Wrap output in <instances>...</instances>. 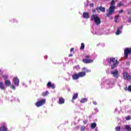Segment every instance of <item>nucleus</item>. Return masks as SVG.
<instances>
[{
	"label": "nucleus",
	"mask_w": 131,
	"mask_h": 131,
	"mask_svg": "<svg viewBox=\"0 0 131 131\" xmlns=\"http://www.w3.org/2000/svg\"><path fill=\"white\" fill-rule=\"evenodd\" d=\"M68 91H69V92H71V90L70 89H68Z\"/></svg>",
	"instance_id": "nucleus-52"
},
{
	"label": "nucleus",
	"mask_w": 131,
	"mask_h": 131,
	"mask_svg": "<svg viewBox=\"0 0 131 131\" xmlns=\"http://www.w3.org/2000/svg\"><path fill=\"white\" fill-rule=\"evenodd\" d=\"M91 20L94 21L96 25H100L101 24V18L97 14L92 15Z\"/></svg>",
	"instance_id": "nucleus-4"
},
{
	"label": "nucleus",
	"mask_w": 131,
	"mask_h": 131,
	"mask_svg": "<svg viewBox=\"0 0 131 131\" xmlns=\"http://www.w3.org/2000/svg\"><path fill=\"white\" fill-rule=\"evenodd\" d=\"M111 15H110L109 16H107V17H108V18H110V19H113V16H111Z\"/></svg>",
	"instance_id": "nucleus-40"
},
{
	"label": "nucleus",
	"mask_w": 131,
	"mask_h": 131,
	"mask_svg": "<svg viewBox=\"0 0 131 131\" xmlns=\"http://www.w3.org/2000/svg\"><path fill=\"white\" fill-rule=\"evenodd\" d=\"M73 56V55H72V54H70L69 55V57H72Z\"/></svg>",
	"instance_id": "nucleus-49"
},
{
	"label": "nucleus",
	"mask_w": 131,
	"mask_h": 131,
	"mask_svg": "<svg viewBox=\"0 0 131 131\" xmlns=\"http://www.w3.org/2000/svg\"><path fill=\"white\" fill-rule=\"evenodd\" d=\"M96 10L97 11H99V10L100 11H101V12H105V8L102 7V6H100L99 7L96 8Z\"/></svg>",
	"instance_id": "nucleus-21"
},
{
	"label": "nucleus",
	"mask_w": 131,
	"mask_h": 131,
	"mask_svg": "<svg viewBox=\"0 0 131 131\" xmlns=\"http://www.w3.org/2000/svg\"><path fill=\"white\" fill-rule=\"evenodd\" d=\"M84 124H86L88 123V121L85 120L83 121Z\"/></svg>",
	"instance_id": "nucleus-44"
},
{
	"label": "nucleus",
	"mask_w": 131,
	"mask_h": 131,
	"mask_svg": "<svg viewBox=\"0 0 131 131\" xmlns=\"http://www.w3.org/2000/svg\"><path fill=\"white\" fill-rule=\"evenodd\" d=\"M84 43H81L80 50H84Z\"/></svg>",
	"instance_id": "nucleus-30"
},
{
	"label": "nucleus",
	"mask_w": 131,
	"mask_h": 131,
	"mask_svg": "<svg viewBox=\"0 0 131 131\" xmlns=\"http://www.w3.org/2000/svg\"><path fill=\"white\" fill-rule=\"evenodd\" d=\"M5 86L6 85V86H10L11 89H12V90H14V91L16 90V86H15V85H11V82L10 80H5Z\"/></svg>",
	"instance_id": "nucleus-6"
},
{
	"label": "nucleus",
	"mask_w": 131,
	"mask_h": 131,
	"mask_svg": "<svg viewBox=\"0 0 131 131\" xmlns=\"http://www.w3.org/2000/svg\"><path fill=\"white\" fill-rule=\"evenodd\" d=\"M72 77L73 79V80H76L79 78V76L78 75V73H74L72 75Z\"/></svg>",
	"instance_id": "nucleus-13"
},
{
	"label": "nucleus",
	"mask_w": 131,
	"mask_h": 131,
	"mask_svg": "<svg viewBox=\"0 0 131 131\" xmlns=\"http://www.w3.org/2000/svg\"><path fill=\"white\" fill-rule=\"evenodd\" d=\"M82 17H83L84 19H89V18H90V14H89V13H88V12H84V13H83Z\"/></svg>",
	"instance_id": "nucleus-16"
},
{
	"label": "nucleus",
	"mask_w": 131,
	"mask_h": 131,
	"mask_svg": "<svg viewBox=\"0 0 131 131\" xmlns=\"http://www.w3.org/2000/svg\"><path fill=\"white\" fill-rule=\"evenodd\" d=\"M90 7H94V4H90Z\"/></svg>",
	"instance_id": "nucleus-47"
},
{
	"label": "nucleus",
	"mask_w": 131,
	"mask_h": 131,
	"mask_svg": "<svg viewBox=\"0 0 131 131\" xmlns=\"http://www.w3.org/2000/svg\"><path fill=\"white\" fill-rule=\"evenodd\" d=\"M82 71H85L84 72H85V73H88L89 72H91V70H89L88 69V68L84 67L82 68Z\"/></svg>",
	"instance_id": "nucleus-23"
},
{
	"label": "nucleus",
	"mask_w": 131,
	"mask_h": 131,
	"mask_svg": "<svg viewBox=\"0 0 131 131\" xmlns=\"http://www.w3.org/2000/svg\"><path fill=\"white\" fill-rule=\"evenodd\" d=\"M21 84H22L23 86H24V88H27V85L26 84V83H25V82H23L21 83Z\"/></svg>",
	"instance_id": "nucleus-32"
},
{
	"label": "nucleus",
	"mask_w": 131,
	"mask_h": 131,
	"mask_svg": "<svg viewBox=\"0 0 131 131\" xmlns=\"http://www.w3.org/2000/svg\"><path fill=\"white\" fill-rule=\"evenodd\" d=\"M115 85V80L114 79L110 78L105 80L104 83H102L101 86L102 88H104L106 90H110L113 89Z\"/></svg>",
	"instance_id": "nucleus-1"
},
{
	"label": "nucleus",
	"mask_w": 131,
	"mask_h": 131,
	"mask_svg": "<svg viewBox=\"0 0 131 131\" xmlns=\"http://www.w3.org/2000/svg\"><path fill=\"white\" fill-rule=\"evenodd\" d=\"M78 97V94L75 93L73 96V100H76V99H77V97Z\"/></svg>",
	"instance_id": "nucleus-26"
},
{
	"label": "nucleus",
	"mask_w": 131,
	"mask_h": 131,
	"mask_svg": "<svg viewBox=\"0 0 131 131\" xmlns=\"http://www.w3.org/2000/svg\"><path fill=\"white\" fill-rule=\"evenodd\" d=\"M79 75V78H80V77H84L85 75H86V74H85V72H81L78 73Z\"/></svg>",
	"instance_id": "nucleus-17"
},
{
	"label": "nucleus",
	"mask_w": 131,
	"mask_h": 131,
	"mask_svg": "<svg viewBox=\"0 0 131 131\" xmlns=\"http://www.w3.org/2000/svg\"><path fill=\"white\" fill-rule=\"evenodd\" d=\"M125 91H128V92H131V85L128 86V88H124Z\"/></svg>",
	"instance_id": "nucleus-28"
},
{
	"label": "nucleus",
	"mask_w": 131,
	"mask_h": 131,
	"mask_svg": "<svg viewBox=\"0 0 131 131\" xmlns=\"http://www.w3.org/2000/svg\"><path fill=\"white\" fill-rule=\"evenodd\" d=\"M111 75H112L113 77H114V78L117 79L120 77V74H119V72H118V70H117L111 71Z\"/></svg>",
	"instance_id": "nucleus-5"
},
{
	"label": "nucleus",
	"mask_w": 131,
	"mask_h": 131,
	"mask_svg": "<svg viewBox=\"0 0 131 131\" xmlns=\"http://www.w3.org/2000/svg\"><path fill=\"white\" fill-rule=\"evenodd\" d=\"M13 82L15 86H19V83H20V80L18 77H15L13 79Z\"/></svg>",
	"instance_id": "nucleus-8"
},
{
	"label": "nucleus",
	"mask_w": 131,
	"mask_h": 131,
	"mask_svg": "<svg viewBox=\"0 0 131 131\" xmlns=\"http://www.w3.org/2000/svg\"><path fill=\"white\" fill-rule=\"evenodd\" d=\"M46 103V99H42L40 101H38L36 103L35 105L36 107H40V106H42Z\"/></svg>",
	"instance_id": "nucleus-7"
},
{
	"label": "nucleus",
	"mask_w": 131,
	"mask_h": 131,
	"mask_svg": "<svg viewBox=\"0 0 131 131\" xmlns=\"http://www.w3.org/2000/svg\"><path fill=\"white\" fill-rule=\"evenodd\" d=\"M128 22H129V23H131V16L129 17Z\"/></svg>",
	"instance_id": "nucleus-42"
},
{
	"label": "nucleus",
	"mask_w": 131,
	"mask_h": 131,
	"mask_svg": "<svg viewBox=\"0 0 131 131\" xmlns=\"http://www.w3.org/2000/svg\"><path fill=\"white\" fill-rule=\"evenodd\" d=\"M125 129L126 131H131V127L129 125H125Z\"/></svg>",
	"instance_id": "nucleus-24"
},
{
	"label": "nucleus",
	"mask_w": 131,
	"mask_h": 131,
	"mask_svg": "<svg viewBox=\"0 0 131 131\" xmlns=\"http://www.w3.org/2000/svg\"><path fill=\"white\" fill-rule=\"evenodd\" d=\"M95 131H99V130H98V128H95Z\"/></svg>",
	"instance_id": "nucleus-50"
},
{
	"label": "nucleus",
	"mask_w": 131,
	"mask_h": 131,
	"mask_svg": "<svg viewBox=\"0 0 131 131\" xmlns=\"http://www.w3.org/2000/svg\"><path fill=\"white\" fill-rule=\"evenodd\" d=\"M125 119L126 120H130L131 119L130 116L126 117Z\"/></svg>",
	"instance_id": "nucleus-36"
},
{
	"label": "nucleus",
	"mask_w": 131,
	"mask_h": 131,
	"mask_svg": "<svg viewBox=\"0 0 131 131\" xmlns=\"http://www.w3.org/2000/svg\"><path fill=\"white\" fill-rule=\"evenodd\" d=\"M97 127V123H92L91 125V129H95Z\"/></svg>",
	"instance_id": "nucleus-22"
},
{
	"label": "nucleus",
	"mask_w": 131,
	"mask_h": 131,
	"mask_svg": "<svg viewBox=\"0 0 131 131\" xmlns=\"http://www.w3.org/2000/svg\"><path fill=\"white\" fill-rule=\"evenodd\" d=\"M115 111H117V108H115Z\"/></svg>",
	"instance_id": "nucleus-53"
},
{
	"label": "nucleus",
	"mask_w": 131,
	"mask_h": 131,
	"mask_svg": "<svg viewBox=\"0 0 131 131\" xmlns=\"http://www.w3.org/2000/svg\"><path fill=\"white\" fill-rule=\"evenodd\" d=\"M49 94H50V92H49V91H46L42 93V97H47Z\"/></svg>",
	"instance_id": "nucleus-25"
},
{
	"label": "nucleus",
	"mask_w": 131,
	"mask_h": 131,
	"mask_svg": "<svg viewBox=\"0 0 131 131\" xmlns=\"http://www.w3.org/2000/svg\"><path fill=\"white\" fill-rule=\"evenodd\" d=\"M93 34H96V33H94V32H93Z\"/></svg>",
	"instance_id": "nucleus-55"
},
{
	"label": "nucleus",
	"mask_w": 131,
	"mask_h": 131,
	"mask_svg": "<svg viewBox=\"0 0 131 131\" xmlns=\"http://www.w3.org/2000/svg\"><path fill=\"white\" fill-rule=\"evenodd\" d=\"M123 77L124 79H126V80H130V79H131L130 75H129V74L126 72H124Z\"/></svg>",
	"instance_id": "nucleus-10"
},
{
	"label": "nucleus",
	"mask_w": 131,
	"mask_h": 131,
	"mask_svg": "<svg viewBox=\"0 0 131 131\" xmlns=\"http://www.w3.org/2000/svg\"><path fill=\"white\" fill-rule=\"evenodd\" d=\"M74 68H76L77 69H78V68H79V66H77L75 67Z\"/></svg>",
	"instance_id": "nucleus-45"
},
{
	"label": "nucleus",
	"mask_w": 131,
	"mask_h": 131,
	"mask_svg": "<svg viewBox=\"0 0 131 131\" xmlns=\"http://www.w3.org/2000/svg\"><path fill=\"white\" fill-rule=\"evenodd\" d=\"M116 131H120V126L116 127Z\"/></svg>",
	"instance_id": "nucleus-37"
},
{
	"label": "nucleus",
	"mask_w": 131,
	"mask_h": 131,
	"mask_svg": "<svg viewBox=\"0 0 131 131\" xmlns=\"http://www.w3.org/2000/svg\"><path fill=\"white\" fill-rule=\"evenodd\" d=\"M3 78H4V79H5V80H8V75H4L3 76Z\"/></svg>",
	"instance_id": "nucleus-33"
},
{
	"label": "nucleus",
	"mask_w": 131,
	"mask_h": 131,
	"mask_svg": "<svg viewBox=\"0 0 131 131\" xmlns=\"http://www.w3.org/2000/svg\"><path fill=\"white\" fill-rule=\"evenodd\" d=\"M122 28H123V26H122L118 28L116 32V35H119V34H121V33H122Z\"/></svg>",
	"instance_id": "nucleus-11"
},
{
	"label": "nucleus",
	"mask_w": 131,
	"mask_h": 131,
	"mask_svg": "<svg viewBox=\"0 0 131 131\" xmlns=\"http://www.w3.org/2000/svg\"><path fill=\"white\" fill-rule=\"evenodd\" d=\"M74 51V48H72V49H71V50H70V52H73Z\"/></svg>",
	"instance_id": "nucleus-43"
},
{
	"label": "nucleus",
	"mask_w": 131,
	"mask_h": 131,
	"mask_svg": "<svg viewBox=\"0 0 131 131\" xmlns=\"http://www.w3.org/2000/svg\"><path fill=\"white\" fill-rule=\"evenodd\" d=\"M118 19H119V15H116L115 17V22L117 23V21H118Z\"/></svg>",
	"instance_id": "nucleus-27"
},
{
	"label": "nucleus",
	"mask_w": 131,
	"mask_h": 131,
	"mask_svg": "<svg viewBox=\"0 0 131 131\" xmlns=\"http://www.w3.org/2000/svg\"><path fill=\"white\" fill-rule=\"evenodd\" d=\"M45 59H48V56H45Z\"/></svg>",
	"instance_id": "nucleus-48"
},
{
	"label": "nucleus",
	"mask_w": 131,
	"mask_h": 131,
	"mask_svg": "<svg viewBox=\"0 0 131 131\" xmlns=\"http://www.w3.org/2000/svg\"><path fill=\"white\" fill-rule=\"evenodd\" d=\"M94 111L95 113H98L99 112V110L98 109V108H94Z\"/></svg>",
	"instance_id": "nucleus-35"
},
{
	"label": "nucleus",
	"mask_w": 131,
	"mask_h": 131,
	"mask_svg": "<svg viewBox=\"0 0 131 131\" xmlns=\"http://www.w3.org/2000/svg\"><path fill=\"white\" fill-rule=\"evenodd\" d=\"M93 104H94V105H97V103L96 101H93Z\"/></svg>",
	"instance_id": "nucleus-41"
},
{
	"label": "nucleus",
	"mask_w": 131,
	"mask_h": 131,
	"mask_svg": "<svg viewBox=\"0 0 131 131\" xmlns=\"http://www.w3.org/2000/svg\"><path fill=\"white\" fill-rule=\"evenodd\" d=\"M10 21L12 22V23H14L15 22L17 23L18 22V20L15 18H11L10 19Z\"/></svg>",
	"instance_id": "nucleus-29"
},
{
	"label": "nucleus",
	"mask_w": 131,
	"mask_h": 131,
	"mask_svg": "<svg viewBox=\"0 0 131 131\" xmlns=\"http://www.w3.org/2000/svg\"><path fill=\"white\" fill-rule=\"evenodd\" d=\"M123 13V10H120V11H119V14H121V13Z\"/></svg>",
	"instance_id": "nucleus-39"
},
{
	"label": "nucleus",
	"mask_w": 131,
	"mask_h": 131,
	"mask_svg": "<svg viewBox=\"0 0 131 131\" xmlns=\"http://www.w3.org/2000/svg\"><path fill=\"white\" fill-rule=\"evenodd\" d=\"M88 98H82L80 101V103L83 104V103H86L88 102Z\"/></svg>",
	"instance_id": "nucleus-19"
},
{
	"label": "nucleus",
	"mask_w": 131,
	"mask_h": 131,
	"mask_svg": "<svg viewBox=\"0 0 131 131\" xmlns=\"http://www.w3.org/2000/svg\"><path fill=\"white\" fill-rule=\"evenodd\" d=\"M130 13H131V11H129L128 12V14H130Z\"/></svg>",
	"instance_id": "nucleus-51"
},
{
	"label": "nucleus",
	"mask_w": 131,
	"mask_h": 131,
	"mask_svg": "<svg viewBox=\"0 0 131 131\" xmlns=\"http://www.w3.org/2000/svg\"><path fill=\"white\" fill-rule=\"evenodd\" d=\"M80 130H81V131H84V130H85V126H82L80 127Z\"/></svg>",
	"instance_id": "nucleus-31"
},
{
	"label": "nucleus",
	"mask_w": 131,
	"mask_h": 131,
	"mask_svg": "<svg viewBox=\"0 0 131 131\" xmlns=\"http://www.w3.org/2000/svg\"><path fill=\"white\" fill-rule=\"evenodd\" d=\"M104 64L105 65H107V64H109L112 69H114V68L117 67V66L118 64H119V62H118L116 58H111L106 59L105 61H104Z\"/></svg>",
	"instance_id": "nucleus-2"
},
{
	"label": "nucleus",
	"mask_w": 131,
	"mask_h": 131,
	"mask_svg": "<svg viewBox=\"0 0 131 131\" xmlns=\"http://www.w3.org/2000/svg\"><path fill=\"white\" fill-rule=\"evenodd\" d=\"M0 131H8V127L6 125H4L0 127Z\"/></svg>",
	"instance_id": "nucleus-18"
},
{
	"label": "nucleus",
	"mask_w": 131,
	"mask_h": 131,
	"mask_svg": "<svg viewBox=\"0 0 131 131\" xmlns=\"http://www.w3.org/2000/svg\"><path fill=\"white\" fill-rule=\"evenodd\" d=\"M118 85L119 86V89H121V85H120V84L118 83Z\"/></svg>",
	"instance_id": "nucleus-46"
},
{
	"label": "nucleus",
	"mask_w": 131,
	"mask_h": 131,
	"mask_svg": "<svg viewBox=\"0 0 131 131\" xmlns=\"http://www.w3.org/2000/svg\"><path fill=\"white\" fill-rule=\"evenodd\" d=\"M0 90L2 91L6 90V85L3 82H0Z\"/></svg>",
	"instance_id": "nucleus-15"
},
{
	"label": "nucleus",
	"mask_w": 131,
	"mask_h": 131,
	"mask_svg": "<svg viewBox=\"0 0 131 131\" xmlns=\"http://www.w3.org/2000/svg\"><path fill=\"white\" fill-rule=\"evenodd\" d=\"M131 54V48H126L124 50V56L125 58L128 57V55Z\"/></svg>",
	"instance_id": "nucleus-9"
},
{
	"label": "nucleus",
	"mask_w": 131,
	"mask_h": 131,
	"mask_svg": "<svg viewBox=\"0 0 131 131\" xmlns=\"http://www.w3.org/2000/svg\"><path fill=\"white\" fill-rule=\"evenodd\" d=\"M2 73V70H0V73Z\"/></svg>",
	"instance_id": "nucleus-54"
},
{
	"label": "nucleus",
	"mask_w": 131,
	"mask_h": 131,
	"mask_svg": "<svg viewBox=\"0 0 131 131\" xmlns=\"http://www.w3.org/2000/svg\"><path fill=\"white\" fill-rule=\"evenodd\" d=\"M111 6L109 8V9L106 10V16H111L114 14V11L115 10V1L112 0L111 3Z\"/></svg>",
	"instance_id": "nucleus-3"
},
{
	"label": "nucleus",
	"mask_w": 131,
	"mask_h": 131,
	"mask_svg": "<svg viewBox=\"0 0 131 131\" xmlns=\"http://www.w3.org/2000/svg\"><path fill=\"white\" fill-rule=\"evenodd\" d=\"M83 62L85 64H90V63H93V62H94V60L88 58H84L83 59Z\"/></svg>",
	"instance_id": "nucleus-12"
},
{
	"label": "nucleus",
	"mask_w": 131,
	"mask_h": 131,
	"mask_svg": "<svg viewBox=\"0 0 131 131\" xmlns=\"http://www.w3.org/2000/svg\"><path fill=\"white\" fill-rule=\"evenodd\" d=\"M58 99V104L59 105H62L65 103V99L63 97H59Z\"/></svg>",
	"instance_id": "nucleus-14"
},
{
	"label": "nucleus",
	"mask_w": 131,
	"mask_h": 131,
	"mask_svg": "<svg viewBox=\"0 0 131 131\" xmlns=\"http://www.w3.org/2000/svg\"><path fill=\"white\" fill-rule=\"evenodd\" d=\"M85 58H86V59H90V58H91V55H85Z\"/></svg>",
	"instance_id": "nucleus-38"
},
{
	"label": "nucleus",
	"mask_w": 131,
	"mask_h": 131,
	"mask_svg": "<svg viewBox=\"0 0 131 131\" xmlns=\"http://www.w3.org/2000/svg\"><path fill=\"white\" fill-rule=\"evenodd\" d=\"M121 6H123V4H122V3L120 2L118 4V7H121Z\"/></svg>",
	"instance_id": "nucleus-34"
},
{
	"label": "nucleus",
	"mask_w": 131,
	"mask_h": 131,
	"mask_svg": "<svg viewBox=\"0 0 131 131\" xmlns=\"http://www.w3.org/2000/svg\"><path fill=\"white\" fill-rule=\"evenodd\" d=\"M48 88H51V89H55V84H52L51 82H49L47 84Z\"/></svg>",
	"instance_id": "nucleus-20"
}]
</instances>
